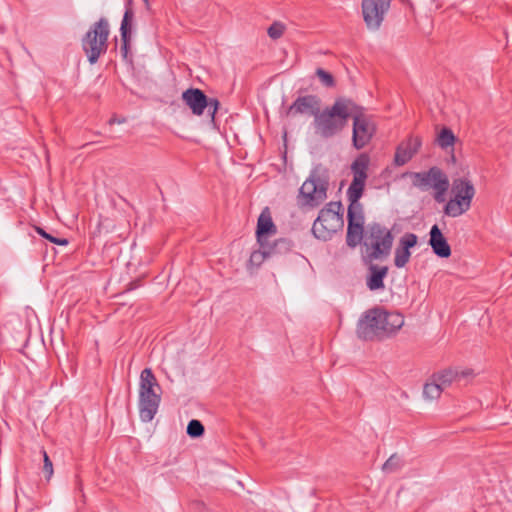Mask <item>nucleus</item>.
I'll list each match as a JSON object with an SVG mask.
<instances>
[{
	"mask_svg": "<svg viewBox=\"0 0 512 512\" xmlns=\"http://www.w3.org/2000/svg\"><path fill=\"white\" fill-rule=\"evenodd\" d=\"M403 325L404 317L400 313L374 308L359 319L356 332L360 339L373 340L394 334Z\"/></svg>",
	"mask_w": 512,
	"mask_h": 512,
	"instance_id": "obj_1",
	"label": "nucleus"
},
{
	"mask_svg": "<svg viewBox=\"0 0 512 512\" xmlns=\"http://www.w3.org/2000/svg\"><path fill=\"white\" fill-rule=\"evenodd\" d=\"M354 111V102L347 98H338L331 107L319 111L314 119L316 134L331 138L341 132Z\"/></svg>",
	"mask_w": 512,
	"mask_h": 512,
	"instance_id": "obj_2",
	"label": "nucleus"
},
{
	"mask_svg": "<svg viewBox=\"0 0 512 512\" xmlns=\"http://www.w3.org/2000/svg\"><path fill=\"white\" fill-rule=\"evenodd\" d=\"M394 237L391 231L379 224L371 223L365 228L363 257L372 262L386 259L391 252Z\"/></svg>",
	"mask_w": 512,
	"mask_h": 512,
	"instance_id": "obj_3",
	"label": "nucleus"
},
{
	"mask_svg": "<svg viewBox=\"0 0 512 512\" xmlns=\"http://www.w3.org/2000/svg\"><path fill=\"white\" fill-rule=\"evenodd\" d=\"M161 388L150 368L142 370L139 379V416L150 422L156 415L161 401Z\"/></svg>",
	"mask_w": 512,
	"mask_h": 512,
	"instance_id": "obj_4",
	"label": "nucleus"
},
{
	"mask_svg": "<svg viewBox=\"0 0 512 512\" xmlns=\"http://www.w3.org/2000/svg\"><path fill=\"white\" fill-rule=\"evenodd\" d=\"M329 172L322 165H317L302 184L299 197L304 205L317 207L327 198Z\"/></svg>",
	"mask_w": 512,
	"mask_h": 512,
	"instance_id": "obj_5",
	"label": "nucleus"
},
{
	"mask_svg": "<svg viewBox=\"0 0 512 512\" xmlns=\"http://www.w3.org/2000/svg\"><path fill=\"white\" fill-rule=\"evenodd\" d=\"M341 207L340 202H330L320 210L312 226V233L317 239L327 241L343 228Z\"/></svg>",
	"mask_w": 512,
	"mask_h": 512,
	"instance_id": "obj_6",
	"label": "nucleus"
},
{
	"mask_svg": "<svg viewBox=\"0 0 512 512\" xmlns=\"http://www.w3.org/2000/svg\"><path fill=\"white\" fill-rule=\"evenodd\" d=\"M452 193L454 198L446 203L444 213L449 217H458L470 209L475 188L470 180L457 178L453 180Z\"/></svg>",
	"mask_w": 512,
	"mask_h": 512,
	"instance_id": "obj_7",
	"label": "nucleus"
},
{
	"mask_svg": "<svg viewBox=\"0 0 512 512\" xmlns=\"http://www.w3.org/2000/svg\"><path fill=\"white\" fill-rule=\"evenodd\" d=\"M108 36L109 24L104 18L96 22L86 33L82 40V46L91 64L96 63L100 55L107 51Z\"/></svg>",
	"mask_w": 512,
	"mask_h": 512,
	"instance_id": "obj_8",
	"label": "nucleus"
},
{
	"mask_svg": "<svg viewBox=\"0 0 512 512\" xmlns=\"http://www.w3.org/2000/svg\"><path fill=\"white\" fill-rule=\"evenodd\" d=\"M411 177L415 187L423 191L432 188L436 202L442 203L445 201V195L450 184L447 175L440 168L434 166L426 172L412 173Z\"/></svg>",
	"mask_w": 512,
	"mask_h": 512,
	"instance_id": "obj_9",
	"label": "nucleus"
},
{
	"mask_svg": "<svg viewBox=\"0 0 512 512\" xmlns=\"http://www.w3.org/2000/svg\"><path fill=\"white\" fill-rule=\"evenodd\" d=\"M353 119V145L356 149L364 148L372 139L376 127L369 116L363 112V108L354 103Z\"/></svg>",
	"mask_w": 512,
	"mask_h": 512,
	"instance_id": "obj_10",
	"label": "nucleus"
},
{
	"mask_svg": "<svg viewBox=\"0 0 512 512\" xmlns=\"http://www.w3.org/2000/svg\"><path fill=\"white\" fill-rule=\"evenodd\" d=\"M182 100L194 115L200 116L206 109L211 121L214 122V117L220 104L217 99L208 98L198 88H190L182 93Z\"/></svg>",
	"mask_w": 512,
	"mask_h": 512,
	"instance_id": "obj_11",
	"label": "nucleus"
},
{
	"mask_svg": "<svg viewBox=\"0 0 512 512\" xmlns=\"http://www.w3.org/2000/svg\"><path fill=\"white\" fill-rule=\"evenodd\" d=\"M392 0H362V14L369 30L380 28L386 14L390 9Z\"/></svg>",
	"mask_w": 512,
	"mask_h": 512,
	"instance_id": "obj_12",
	"label": "nucleus"
},
{
	"mask_svg": "<svg viewBox=\"0 0 512 512\" xmlns=\"http://www.w3.org/2000/svg\"><path fill=\"white\" fill-rule=\"evenodd\" d=\"M320 111V99L315 95H306L298 97L289 107L287 114L295 116L297 114L311 115L316 119Z\"/></svg>",
	"mask_w": 512,
	"mask_h": 512,
	"instance_id": "obj_13",
	"label": "nucleus"
},
{
	"mask_svg": "<svg viewBox=\"0 0 512 512\" xmlns=\"http://www.w3.org/2000/svg\"><path fill=\"white\" fill-rule=\"evenodd\" d=\"M418 237L414 233L404 234L395 249L394 265L397 268H403L410 260V249L417 244Z\"/></svg>",
	"mask_w": 512,
	"mask_h": 512,
	"instance_id": "obj_14",
	"label": "nucleus"
},
{
	"mask_svg": "<svg viewBox=\"0 0 512 512\" xmlns=\"http://www.w3.org/2000/svg\"><path fill=\"white\" fill-rule=\"evenodd\" d=\"M421 147V139L419 137H409L401 142L395 153L394 163L397 166H403L409 162Z\"/></svg>",
	"mask_w": 512,
	"mask_h": 512,
	"instance_id": "obj_15",
	"label": "nucleus"
},
{
	"mask_svg": "<svg viewBox=\"0 0 512 512\" xmlns=\"http://www.w3.org/2000/svg\"><path fill=\"white\" fill-rule=\"evenodd\" d=\"M276 235V226L273 223L269 209L265 208L257 221L256 236L259 244L269 240Z\"/></svg>",
	"mask_w": 512,
	"mask_h": 512,
	"instance_id": "obj_16",
	"label": "nucleus"
},
{
	"mask_svg": "<svg viewBox=\"0 0 512 512\" xmlns=\"http://www.w3.org/2000/svg\"><path fill=\"white\" fill-rule=\"evenodd\" d=\"M429 234V245L431 246L433 252L438 257L448 258L451 255V248L438 225H433Z\"/></svg>",
	"mask_w": 512,
	"mask_h": 512,
	"instance_id": "obj_17",
	"label": "nucleus"
},
{
	"mask_svg": "<svg viewBox=\"0 0 512 512\" xmlns=\"http://www.w3.org/2000/svg\"><path fill=\"white\" fill-rule=\"evenodd\" d=\"M388 274L387 266H378L370 264L368 267V274L366 277V285L369 290L376 291L384 289V278Z\"/></svg>",
	"mask_w": 512,
	"mask_h": 512,
	"instance_id": "obj_18",
	"label": "nucleus"
},
{
	"mask_svg": "<svg viewBox=\"0 0 512 512\" xmlns=\"http://www.w3.org/2000/svg\"><path fill=\"white\" fill-rule=\"evenodd\" d=\"M260 246H264V248L269 252V257L276 256V255H282L288 253L291 248L292 244L290 240H287L285 238H279L275 240H271V238L261 244Z\"/></svg>",
	"mask_w": 512,
	"mask_h": 512,
	"instance_id": "obj_19",
	"label": "nucleus"
},
{
	"mask_svg": "<svg viewBox=\"0 0 512 512\" xmlns=\"http://www.w3.org/2000/svg\"><path fill=\"white\" fill-rule=\"evenodd\" d=\"M364 223H348L346 243L349 247L355 248L359 244L364 243L365 229Z\"/></svg>",
	"mask_w": 512,
	"mask_h": 512,
	"instance_id": "obj_20",
	"label": "nucleus"
},
{
	"mask_svg": "<svg viewBox=\"0 0 512 512\" xmlns=\"http://www.w3.org/2000/svg\"><path fill=\"white\" fill-rule=\"evenodd\" d=\"M132 0H127V6L126 11L123 16V20L121 23L120 31H121V38L124 43V46H126L130 40L131 36V30H132V22L134 18V12L132 10Z\"/></svg>",
	"mask_w": 512,
	"mask_h": 512,
	"instance_id": "obj_21",
	"label": "nucleus"
},
{
	"mask_svg": "<svg viewBox=\"0 0 512 512\" xmlns=\"http://www.w3.org/2000/svg\"><path fill=\"white\" fill-rule=\"evenodd\" d=\"M432 378L443 388L446 389L453 382L459 379V369L449 368L440 373L434 374Z\"/></svg>",
	"mask_w": 512,
	"mask_h": 512,
	"instance_id": "obj_22",
	"label": "nucleus"
},
{
	"mask_svg": "<svg viewBox=\"0 0 512 512\" xmlns=\"http://www.w3.org/2000/svg\"><path fill=\"white\" fill-rule=\"evenodd\" d=\"M369 158L366 155H360L351 165L353 178L366 181L368 175Z\"/></svg>",
	"mask_w": 512,
	"mask_h": 512,
	"instance_id": "obj_23",
	"label": "nucleus"
},
{
	"mask_svg": "<svg viewBox=\"0 0 512 512\" xmlns=\"http://www.w3.org/2000/svg\"><path fill=\"white\" fill-rule=\"evenodd\" d=\"M364 180L354 179L352 180L348 190H347V197L349 202H358L360 198L363 195L364 187H365Z\"/></svg>",
	"mask_w": 512,
	"mask_h": 512,
	"instance_id": "obj_24",
	"label": "nucleus"
},
{
	"mask_svg": "<svg viewBox=\"0 0 512 512\" xmlns=\"http://www.w3.org/2000/svg\"><path fill=\"white\" fill-rule=\"evenodd\" d=\"M348 223H364L363 207L358 202H350L347 212Z\"/></svg>",
	"mask_w": 512,
	"mask_h": 512,
	"instance_id": "obj_25",
	"label": "nucleus"
},
{
	"mask_svg": "<svg viewBox=\"0 0 512 512\" xmlns=\"http://www.w3.org/2000/svg\"><path fill=\"white\" fill-rule=\"evenodd\" d=\"M443 388L433 379L427 382L423 388V396L427 400H436L440 397L443 392Z\"/></svg>",
	"mask_w": 512,
	"mask_h": 512,
	"instance_id": "obj_26",
	"label": "nucleus"
},
{
	"mask_svg": "<svg viewBox=\"0 0 512 512\" xmlns=\"http://www.w3.org/2000/svg\"><path fill=\"white\" fill-rule=\"evenodd\" d=\"M455 142V136L451 129L443 128L437 137V143L442 149H447L453 146Z\"/></svg>",
	"mask_w": 512,
	"mask_h": 512,
	"instance_id": "obj_27",
	"label": "nucleus"
},
{
	"mask_svg": "<svg viewBox=\"0 0 512 512\" xmlns=\"http://www.w3.org/2000/svg\"><path fill=\"white\" fill-rule=\"evenodd\" d=\"M403 467V460L397 455H391L382 466L385 473H394Z\"/></svg>",
	"mask_w": 512,
	"mask_h": 512,
	"instance_id": "obj_28",
	"label": "nucleus"
},
{
	"mask_svg": "<svg viewBox=\"0 0 512 512\" xmlns=\"http://www.w3.org/2000/svg\"><path fill=\"white\" fill-rule=\"evenodd\" d=\"M269 257V252L264 248V246H260L259 250L253 251L250 255L249 264L251 266L259 267L266 258Z\"/></svg>",
	"mask_w": 512,
	"mask_h": 512,
	"instance_id": "obj_29",
	"label": "nucleus"
},
{
	"mask_svg": "<svg viewBox=\"0 0 512 512\" xmlns=\"http://www.w3.org/2000/svg\"><path fill=\"white\" fill-rule=\"evenodd\" d=\"M187 434L192 438L200 437L204 434V426L199 420H191L187 426Z\"/></svg>",
	"mask_w": 512,
	"mask_h": 512,
	"instance_id": "obj_30",
	"label": "nucleus"
},
{
	"mask_svg": "<svg viewBox=\"0 0 512 512\" xmlns=\"http://www.w3.org/2000/svg\"><path fill=\"white\" fill-rule=\"evenodd\" d=\"M284 31L285 25L278 21L272 23L267 29L269 37L274 40L279 39L283 35Z\"/></svg>",
	"mask_w": 512,
	"mask_h": 512,
	"instance_id": "obj_31",
	"label": "nucleus"
},
{
	"mask_svg": "<svg viewBox=\"0 0 512 512\" xmlns=\"http://www.w3.org/2000/svg\"><path fill=\"white\" fill-rule=\"evenodd\" d=\"M316 75L325 87H333L335 84L334 77L331 73L322 68L316 70Z\"/></svg>",
	"mask_w": 512,
	"mask_h": 512,
	"instance_id": "obj_32",
	"label": "nucleus"
},
{
	"mask_svg": "<svg viewBox=\"0 0 512 512\" xmlns=\"http://www.w3.org/2000/svg\"><path fill=\"white\" fill-rule=\"evenodd\" d=\"M42 454H43V471L45 473L46 479L50 480L54 473L53 464L45 450L42 451Z\"/></svg>",
	"mask_w": 512,
	"mask_h": 512,
	"instance_id": "obj_33",
	"label": "nucleus"
},
{
	"mask_svg": "<svg viewBox=\"0 0 512 512\" xmlns=\"http://www.w3.org/2000/svg\"><path fill=\"white\" fill-rule=\"evenodd\" d=\"M474 376V372L472 369H459V379L457 382H461L462 380L471 379Z\"/></svg>",
	"mask_w": 512,
	"mask_h": 512,
	"instance_id": "obj_34",
	"label": "nucleus"
},
{
	"mask_svg": "<svg viewBox=\"0 0 512 512\" xmlns=\"http://www.w3.org/2000/svg\"><path fill=\"white\" fill-rule=\"evenodd\" d=\"M46 239L54 244L61 245V246H67L69 243L66 238H56V237L52 236L51 234H48V237Z\"/></svg>",
	"mask_w": 512,
	"mask_h": 512,
	"instance_id": "obj_35",
	"label": "nucleus"
},
{
	"mask_svg": "<svg viewBox=\"0 0 512 512\" xmlns=\"http://www.w3.org/2000/svg\"><path fill=\"white\" fill-rule=\"evenodd\" d=\"M244 489V486L243 484L238 481V480H233V485H232V490L237 493L239 492L240 490H243Z\"/></svg>",
	"mask_w": 512,
	"mask_h": 512,
	"instance_id": "obj_36",
	"label": "nucleus"
},
{
	"mask_svg": "<svg viewBox=\"0 0 512 512\" xmlns=\"http://www.w3.org/2000/svg\"><path fill=\"white\" fill-rule=\"evenodd\" d=\"M36 232L41 235L42 237H44L45 239L48 237V233L42 229L41 227H36Z\"/></svg>",
	"mask_w": 512,
	"mask_h": 512,
	"instance_id": "obj_37",
	"label": "nucleus"
},
{
	"mask_svg": "<svg viewBox=\"0 0 512 512\" xmlns=\"http://www.w3.org/2000/svg\"><path fill=\"white\" fill-rule=\"evenodd\" d=\"M143 1H144V3L146 4V7H147V8H149V2H148V0H143Z\"/></svg>",
	"mask_w": 512,
	"mask_h": 512,
	"instance_id": "obj_38",
	"label": "nucleus"
}]
</instances>
